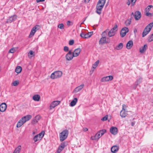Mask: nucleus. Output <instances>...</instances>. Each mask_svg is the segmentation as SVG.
Returning a JSON list of instances; mask_svg holds the SVG:
<instances>
[{"mask_svg": "<svg viewBox=\"0 0 153 153\" xmlns=\"http://www.w3.org/2000/svg\"><path fill=\"white\" fill-rule=\"evenodd\" d=\"M106 0H99L96 7V13L98 14L101 13L102 10L105 4Z\"/></svg>", "mask_w": 153, "mask_h": 153, "instance_id": "obj_1", "label": "nucleus"}, {"mask_svg": "<svg viewBox=\"0 0 153 153\" xmlns=\"http://www.w3.org/2000/svg\"><path fill=\"white\" fill-rule=\"evenodd\" d=\"M153 26V23L151 22L147 25L144 30L142 34V36L144 37L146 36L151 30Z\"/></svg>", "mask_w": 153, "mask_h": 153, "instance_id": "obj_2", "label": "nucleus"}, {"mask_svg": "<svg viewBox=\"0 0 153 153\" xmlns=\"http://www.w3.org/2000/svg\"><path fill=\"white\" fill-rule=\"evenodd\" d=\"M68 134V131L66 129L63 131L59 134L60 140L62 142L66 139Z\"/></svg>", "mask_w": 153, "mask_h": 153, "instance_id": "obj_3", "label": "nucleus"}, {"mask_svg": "<svg viewBox=\"0 0 153 153\" xmlns=\"http://www.w3.org/2000/svg\"><path fill=\"white\" fill-rule=\"evenodd\" d=\"M62 73L61 71H57L52 73L51 76V78L54 79L61 77L62 75Z\"/></svg>", "mask_w": 153, "mask_h": 153, "instance_id": "obj_4", "label": "nucleus"}, {"mask_svg": "<svg viewBox=\"0 0 153 153\" xmlns=\"http://www.w3.org/2000/svg\"><path fill=\"white\" fill-rule=\"evenodd\" d=\"M128 28L126 27L123 28L120 31V36L122 37H124L126 34V33L128 32Z\"/></svg>", "mask_w": 153, "mask_h": 153, "instance_id": "obj_5", "label": "nucleus"}, {"mask_svg": "<svg viewBox=\"0 0 153 153\" xmlns=\"http://www.w3.org/2000/svg\"><path fill=\"white\" fill-rule=\"evenodd\" d=\"M74 57L72 54V52L71 50L69 51V52L66 54L65 58L67 60H71Z\"/></svg>", "mask_w": 153, "mask_h": 153, "instance_id": "obj_6", "label": "nucleus"}, {"mask_svg": "<svg viewBox=\"0 0 153 153\" xmlns=\"http://www.w3.org/2000/svg\"><path fill=\"white\" fill-rule=\"evenodd\" d=\"M113 78V76L111 75H110L102 77L100 81L101 82H107L112 80Z\"/></svg>", "mask_w": 153, "mask_h": 153, "instance_id": "obj_7", "label": "nucleus"}, {"mask_svg": "<svg viewBox=\"0 0 153 153\" xmlns=\"http://www.w3.org/2000/svg\"><path fill=\"white\" fill-rule=\"evenodd\" d=\"M39 26V25H37L32 28L29 36V38L31 37L34 35L36 31V30H38L39 29L37 27Z\"/></svg>", "mask_w": 153, "mask_h": 153, "instance_id": "obj_8", "label": "nucleus"}, {"mask_svg": "<svg viewBox=\"0 0 153 153\" xmlns=\"http://www.w3.org/2000/svg\"><path fill=\"white\" fill-rule=\"evenodd\" d=\"M110 131L112 134L116 135L117 133L118 129L116 127L112 126L110 128Z\"/></svg>", "mask_w": 153, "mask_h": 153, "instance_id": "obj_9", "label": "nucleus"}, {"mask_svg": "<svg viewBox=\"0 0 153 153\" xmlns=\"http://www.w3.org/2000/svg\"><path fill=\"white\" fill-rule=\"evenodd\" d=\"M60 102L59 101H53L51 104L50 106V109H51L54 108L55 107L58 105Z\"/></svg>", "mask_w": 153, "mask_h": 153, "instance_id": "obj_10", "label": "nucleus"}, {"mask_svg": "<svg viewBox=\"0 0 153 153\" xmlns=\"http://www.w3.org/2000/svg\"><path fill=\"white\" fill-rule=\"evenodd\" d=\"M84 85L82 84L78 86L73 91V92L74 93H77L81 91L84 87Z\"/></svg>", "mask_w": 153, "mask_h": 153, "instance_id": "obj_11", "label": "nucleus"}, {"mask_svg": "<svg viewBox=\"0 0 153 153\" xmlns=\"http://www.w3.org/2000/svg\"><path fill=\"white\" fill-rule=\"evenodd\" d=\"M141 13L139 11H136L135 12L134 14V17L136 20H139L141 18Z\"/></svg>", "mask_w": 153, "mask_h": 153, "instance_id": "obj_12", "label": "nucleus"}, {"mask_svg": "<svg viewBox=\"0 0 153 153\" xmlns=\"http://www.w3.org/2000/svg\"><path fill=\"white\" fill-rule=\"evenodd\" d=\"M7 106L5 103H2L0 105V111L1 112L4 111L6 109Z\"/></svg>", "mask_w": 153, "mask_h": 153, "instance_id": "obj_13", "label": "nucleus"}, {"mask_svg": "<svg viewBox=\"0 0 153 153\" xmlns=\"http://www.w3.org/2000/svg\"><path fill=\"white\" fill-rule=\"evenodd\" d=\"M16 18V15H13L10 17L8 19L6 23H11L15 20Z\"/></svg>", "mask_w": 153, "mask_h": 153, "instance_id": "obj_14", "label": "nucleus"}, {"mask_svg": "<svg viewBox=\"0 0 153 153\" xmlns=\"http://www.w3.org/2000/svg\"><path fill=\"white\" fill-rule=\"evenodd\" d=\"M80 48H77L74 51L73 54L74 57H76L78 56L81 51Z\"/></svg>", "mask_w": 153, "mask_h": 153, "instance_id": "obj_15", "label": "nucleus"}, {"mask_svg": "<svg viewBox=\"0 0 153 153\" xmlns=\"http://www.w3.org/2000/svg\"><path fill=\"white\" fill-rule=\"evenodd\" d=\"M119 147L117 146H114L111 148V151L112 152L115 153L117 152L118 150Z\"/></svg>", "mask_w": 153, "mask_h": 153, "instance_id": "obj_16", "label": "nucleus"}, {"mask_svg": "<svg viewBox=\"0 0 153 153\" xmlns=\"http://www.w3.org/2000/svg\"><path fill=\"white\" fill-rule=\"evenodd\" d=\"M108 42H109L106 41V38L104 37H102V38L100 39L99 41V44L101 45L108 43Z\"/></svg>", "mask_w": 153, "mask_h": 153, "instance_id": "obj_17", "label": "nucleus"}, {"mask_svg": "<svg viewBox=\"0 0 153 153\" xmlns=\"http://www.w3.org/2000/svg\"><path fill=\"white\" fill-rule=\"evenodd\" d=\"M148 46L147 45L145 44L143 47H142L140 49V53H143L147 48Z\"/></svg>", "mask_w": 153, "mask_h": 153, "instance_id": "obj_18", "label": "nucleus"}, {"mask_svg": "<svg viewBox=\"0 0 153 153\" xmlns=\"http://www.w3.org/2000/svg\"><path fill=\"white\" fill-rule=\"evenodd\" d=\"M133 42L132 40L129 41L127 43L126 47L128 49H130L132 46Z\"/></svg>", "mask_w": 153, "mask_h": 153, "instance_id": "obj_19", "label": "nucleus"}, {"mask_svg": "<svg viewBox=\"0 0 153 153\" xmlns=\"http://www.w3.org/2000/svg\"><path fill=\"white\" fill-rule=\"evenodd\" d=\"M115 33V31H114L111 29L110 31H108V36L109 37H111L114 36Z\"/></svg>", "mask_w": 153, "mask_h": 153, "instance_id": "obj_20", "label": "nucleus"}, {"mask_svg": "<svg viewBox=\"0 0 153 153\" xmlns=\"http://www.w3.org/2000/svg\"><path fill=\"white\" fill-rule=\"evenodd\" d=\"M40 97L38 94L35 95L33 97V99L35 101H38L39 100Z\"/></svg>", "mask_w": 153, "mask_h": 153, "instance_id": "obj_21", "label": "nucleus"}, {"mask_svg": "<svg viewBox=\"0 0 153 153\" xmlns=\"http://www.w3.org/2000/svg\"><path fill=\"white\" fill-rule=\"evenodd\" d=\"M77 101V99L76 98H75L74 99L72 100L70 103V105L71 106H74L76 104Z\"/></svg>", "mask_w": 153, "mask_h": 153, "instance_id": "obj_22", "label": "nucleus"}, {"mask_svg": "<svg viewBox=\"0 0 153 153\" xmlns=\"http://www.w3.org/2000/svg\"><path fill=\"white\" fill-rule=\"evenodd\" d=\"M127 114V113L125 111V110L122 109L120 112V115L122 117H125L126 116Z\"/></svg>", "mask_w": 153, "mask_h": 153, "instance_id": "obj_23", "label": "nucleus"}, {"mask_svg": "<svg viewBox=\"0 0 153 153\" xmlns=\"http://www.w3.org/2000/svg\"><path fill=\"white\" fill-rule=\"evenodd\" d=\"M21 149V146H19L14 150L13 153H19Z\"/></svg>", "mask_w": 153, "mask_h": 153, "instance_id": "obj_24", "label": "nucleus"}, {"mask_svg": "<svg viewBox=\"0 0 153 153\" xmlns=\"http://www.w3.org/2000/svg\"><path fill=\"white\" fill-rule=\"evenodd\" d=\"M22 70V68L20 66H18L15 69V72L19 74L20 73Z\"/></svg>", "mask_w": 153, "mask_h": 153, "instance_id": "obj_25", "label": "nucleus"}, {"mask_svg": "<svg viewBox=\"0 0 153 153\" xmlns=\"http://www.w3.org/2000/svg\"><path fill=\"white\" fill-rule=\"evenodd\" d=\"M80 36L81 37L85 39L89 38L88 36V34H87V33H84L82 32V33L80 34Z\"/></svg>", "mask_w": 153, "mask_h": 153, "instance_id": "obj_26", "label": "nucleus"}, {"mask_svg": "<svg viewBox=\"0 0 153 153\" xmlns=\"http://www.w3.org/2000/svg\"><path fill=\"white\" fill-rule=\"evenodd\" d=\"M108 31H109V29H107L102 33V37H106V36L108 33Z\"/></svg>", "mask_w": 153, "mask_h": 153, "instance_id": "obj_27", "label": "nucleus"}, {"mask_svg": "<svg viewBox=\"0 0 153 153\" xmlns=\"http://www.w3.org/2000/svg\"><path fill=\"white\" fill-rule=\"evenodd\" d=\"M131 19H127L125 22V24L126 26L130 25L131 22Z\"/></svg>", "mask_w": 153, "mask_h": 153, "instance_id": "obj_28", "label": "nucleus"}, {"mask_svg": "<svg viewBox=\"0 0 153 153\" xmlns=\"http://www.w3.org/2000/svg\"><path fill=\"white\" fill-rule=\"evenodd\" d=\"M33 139L34 142H36L39 140H41V139L40 137L38 136V135H36L34 137Z\"/></svg>", "mask_w": 153, "mask_h": 153, "instance_id": "obj_29", "label": "nucleus"}, {"mask_svg": "<svg viewBox=\"0 0 153 153\" xmlns=\"http://www.w3.org/2000/svg\"><path fill=\"white\" fill-rule=\"evenodd\" d=\"M123 46V45L122 43H120L116 47V49L117 50H119L121 49Z\"/></svg>", "mask_w": 153, "mask_h": 153, "instance_id": "obj_30", "label": "nucleus"}, {"mask_svg": "<svg viewBox=\"0 0 153 153\" xmlns=\"http://www.w3.org/2000/svg\"><path fill=\"white\" fill-rule=\"evenodd\" d=\"M34 52H33L32 51H30L28 53V56L30 58H31L32 56H34V55L33 54Z\"/></svg>", "mask_w": 153, "mask_h": 153, "instance_id": "obj_31", "label": "nucleus"}, {"mask_svg": "<svg viewBox=\"0 0 153 153\" xmlns=\"http://www.w3.org/2000/svg\"><path fill=\"white\" fill-rule=\"evenodd\" d=\"M24 123L21 120H20L18 122L17 125L16 127L17 128H19Z\"/></svg>", "mask_w": 153, "mask_h": 153, "instance_id": "obj_32", "label": "nucleus"}, {"mask_svg": "<svg viewBox=\"0 0 153 153\" xmlns=\"http://www.w3.org/2000/svg\"><path fill=\"white\" fill-rule=\"evenodd\" d=\"M99 60H97L95 63L94 64L93 66H92V68L94 69H95L97 67L99 63Z\"/></svg>", "mask_w": 153, "mask_h": 153, "instance_id": "obj_33", "label": "nucleus"}, {"mask_svg": "<svg viewBox=\"0 0 153 153\" xmlns=\"http://www.w3.org/2000/svg\"><path fill=\"white\" fill-rule=\"evenodd\" d=\"M153 7L152 5H149L145 9V11L146 12H149L151 8Z\"/></svg>", "mask_w": 153, "mask_h": 153, "instance_id": "obj_34", "label": "nucleus"}, {"mask_svg": "<svg viewBox=\"0 0 153 153\" xmlns=\"http://www.w3.org/2000/svg\"><path fill=\"white\" fill-rule=\"evenodd\" d=\"M142 79V78L140 77L137 79L134 83L135 85H138L141 82Z\"/></svg>", "mask_w": 153, "mask_h": 153, "instance_id": "obj_35", "label": "nucleus"}, {"mask_svg": "<svg viewBox=\"0 0 153 153\" xmlns=\"http://www.w3.org/2000/svg\"><path fill=\"white\" fill-rule=\"evenodd\" d=\"M66 146V143L65 142L62 143L60 146H59L61 149H62L63 150L65 146Z\"/></svg>", "mask_w": 153, "mask_h": 153, "instance_id": "obj_36", "label": "nucleus"}, {"mask_svg": "<svg viewBox=\"0 0 153 153\" xmlns=\"http://www.w3.org/2000/svg\"><path fill=\"white\" fill-rule=\"evenodd\" d=\"M45 132L44 131H42L40 133H39L38 134H37V135H38V136L39 137H40V138L42 139L43 137L45 134Z\"/></svg>", "mask_w": 153, "mask_h": 153, "instance_id": "obj_37", "label": "nucleus"}, {"mask_svg": "<svg viewBox=\"0 0 153 153\" xmlns=\"http://www.w3.org/2000/svg\"><path fill=\"white\" fill-rule=\"evenodd\" d=\"M95 136L97 140H98L99 138L101 137V135H100V134L99 133V131L96 134Z\"/></svg>", "mask_w": 153, "mask_h": 153, "instance_id": "obj_38", "label": "nucleus"}, {"mask_svg": "<svg viewBox=\"0 0 153 153\" xmlns=\"http://www.w3.org/2000/svg\"><path fill=\"white\" fill-rule=\"evenodd\" d=\"M106 131L105 129H102L99 132L100 134V135H101V136Z\"/></svg>", "mask_w": 153, "mask_h": 153, "instance_id": "obj_39", "label": "nucleus"}, {"mask_svg": "<svg viewBox=\"0 0 153 153\" xmlns=\"http://www.w3.org/2000/svg\"><path fill=\"white\" fill-rule=\"evenodd\" d=\"M148 39L149 42L153 41V33L149 36Z\"/></svg>", "mask_w": 153, "mask_h": 153, "instance_id": "obj_40", "label": "nucleus"}, {"mask_svg": "<svg viewBox=\"0 0 153 153\" xmlns=\"http://www.w3.org/2000/svg\"><path fill=\"white\" fill-rule=\"evenodd\" d=\"M19 84V82L18 81H15L13 82L12 83V85L16 86Z\"/></svg>", "mask_w": 153, "mask_h": 153, "instance_id": "obj_41", "label": "nucleus"}, {"mask_svg": "<svg viewBox=\"0 0 153 153\" xmlns=\"http://www.w3.org/2000/svg\"><path fill=\"white\" fill-rule=\"evenodd\" d=\"M117 27L118 26L117 25V24H115L114 26V27L111 29V30L114 31H115V32H116L117 30Z\"/></svg>", "mask_w": 153, "mask_h": 153, "instance_id": "obj_42", "label": "nucleus"}, {"mask_svg": "<svg viewBox=\"0 0 153 153\" xmlns=\"http://www.w3.org/2000/svg\"><path fill=\"white\" fill-rule=\"evenodd\" d=\"M58 27L61 29H63L64 28V25L63 24H60L58 25Z\"/></svg>", "mask_w": 153, "mask_h": 153, "instance_id": "obj_43", "label": "nucleus"}, {"mask_svg": "<svg viewBox=\"0 0 153 153\" xmlns=\"http://www.w3.org/2000/svg\"><path fill=\"white\" fill-rule=\"evenodd\" d=\"M20 120H21L22 122L23 123H25L26 121H27L25 116L22 117V118Z\"/></svg>", "mask_w": 153, "mask_h": 153, "instance_id": "obj_44", "label": "nucleus"}, {"mask_svg": "<svg viewBox=\"0 0 153 153\" xmlns=\"http://www.w3.org/2000/svg\"><path fill=\"white\" fill-rule=\"evenodd\" d=\"M73 24V22L70 21H68L67 22V24L68 26H72Z\"/></svg>", "mask_w": 153, "mask_h": 153, "instance_id": "obj_45", "label": "nucleus"}, {"mask_svg": "<svg viewBox=\"0 0 153 153\" xmlns=\"http://www.w3.org/2000/svg\"><path fill=\"white\" fill-rule=\"evenodd\" d=\"M15 51V48H11L9 51V53H13Z\"/></svg>", "mask_w": 153, "mask_h": 153, "instance_id": "obj_46", "label": "nucleus"}, {"mask_svg": "<svg viewBox=\"0 0 153 153\" xmlns=\"http://www.w3.org/2000/svg\"><path fill=\"white\" fill-rule=\"evenodd\" d=\"M146 15L148 16L151 17L153 16V15L152 13H149V12H146Z\"/></svg>", "mask_w": 153, "mask_h": 153, "instance_id": "obj_47", "label": "nucleus"}, {"mask_svg": "<svg viewBox=\"0 0 153 153\" xmlns=\"http://www.w3.org/2000/svg\"><path fill=\"white\" fill-rule=\"evenodd\" d=\"M25 117H26V119H27V120L28 121L31 118L32 116L30 115H29L25 116Z\"/></svg>", "mask_w": 153, "mask_h": 153, "instance_id": "obj_48", "label": "nucleus"}, {"mask_svg": "<svg viewBox=\"0 0 153 153\" xmlns=\"http://www.w3.org/2000/svg\"><path fill=\"white\" fill-rule=\"evenodd\" d=\"M108 117V116L107 115H106L105 116H104L103 118H102L101 119V120H103V121L106 120H107Z\"/></svg>", "mask_w": 153, "mask_h": 153, "instance_id": "obj_49", "label": "nucleus"}, {"mask_svg": "<svg viewBox=\"0 0 153 153\" xmlns=\"http://www.w3.org/2000/svg\"><path fill=\"white\" fill-rule=\"evenodd\" d=\"M38 122L37 120L35 118L32 120V123L33 124H34Z\"/></svg>", "mask_w": 153, "mask_h": 153, "instance_id": "obj_50", "label": "nucleus"}, {"mask_svg": "<svg viewBox=\"0 0 153 153\" xmlns=\"http://www.w3.org/2000/svg\"><path fill=\"white\" fill-rule=\"evenodd\" d=\"M38 122L37 120L35 118L32 120V123L33 124H34Z\"/></svg>", "mask_w": 153, "mask_h": 153, "instance_id": "obj_51", "label": "nucleus"}, {"mask_svg": "<svg viewBox=\"0 0 153 153\" xmlns=\"http://www.w3.org/2000/svg\"><path fill=\"white\" fill-rule=\"evenodd\" d=\"M74 43V41L73 40H70L69 42V45H72Z\"/></svg>", "mask_w": 153, "mask_h": 153, "instance_id": "obj_52", "label": "nucleus"}, {"mask_svg": "<svg viewBox=\"0 0 153 153\" xmlns=\"http://www.w3.org/2000/svg\"><path fill=\"white\" fill-rule=\"evenodd\" d=\"M36 119L37 120V121H38V120H40V118H41V117L39 116V115H37L35 117Z\"/></svg>", "mask_w": 153, "mask_h": 153, "instance_id": "obj_53", "label": "nucleus"}, {"mask_svg": "<svg viewBox=\"0 0 153 153\" xmlns=\"http://www.w3.org/2000/svg\"><path fill=\"white\" fill-rule=\"evenodd\" d=\"M68 48L67 46H65L64 48V50L65 52H67L68 51Z\"/></svg>", "mask_w": 153, "mask_h": 153, "instance_id": "obj_54", "label": "nucleus"}, {"mask_svg": "<svg viewBox=\"0 0 153 153\" xmlns=\"http://www.w3.org/2000/svg\"><path fill=\"white\" fill-rule=\"evenodd\" d=\"M62 150L63 149H61L59 147L57 151V152L58 153H60Z\"/></svg>", "mask_w": 153, "mask_h": 153, "instance_id": "obj_55", "label": "nucleus"}, {"mask_svg": "<svg viewBox=\"0 0 153 153\" xmlns=\"http://www.w3.org/2000/svg\"><path fill=\"white\" fill-rule=\"evenodd\" d=\"M93 33V32H91L87 33V34H88V36L89 38L92 35Z\"/></svg>", "mask_w": 153, "mask_h": 153, "instance_id": "obj_56", "label": "nucleus"}, {"mask_svg": "<svg viewBox=\"0 0 153 153\" xmlns=\"http://www.w3.org/2000/svg\"><path fill=\"white\" fill-rule=\"evenodd\" d=\"M137 0H131V1L132 4V6L134 5V4L135 2Z\"/></svg>", "mask_w": 153, "mask_h": 153, "instance_id": "obj_57", "label": "nucleus"}, {"mask_svg": "<svg viewBox=\"0 0 153 153\" xmlns=\"http://www.w3.org/2000/svg\"><path fill=\"white\" fill-rule=\"evenodd\" d=\"M91 139L92 140H97V139L95 137V136L94 137L92 136L91 137Z\"/></svg>", "mask_w": 153, "mask_h": 153, "instance_id": "obj_58", "label": "nucleus"}, {"mask_svg": "<svg viewBox=\"0 0 153 153\" xmlns=\"http://www.w3.org/2000/svg\"><path fill=\"white\" fill-rule=\"evenodd\" d=\"M122 106H123V108H122L123 110H125V109L124 108L126 107V105H125V104H123V105Z\"/></svg>", "mask_w": 153, "mask_h": 153, "instance_id": "obj_59", "label": "nucleus"}, {"mask_svg": "<svg viewBox=\"0 0 153 153\" xmlns=\"http://www.w3.org/2000/svg\"><path fill=\"white\" fill-rule=\"evenodd\" d=\"M134 16V13L133 12L131 13V18H130V19H131L133 18Z\"/></svg>", "mask_w": 153, "mask_h": 153, "instance_id": "obj_60", "label": "nucleus"}, {"mask_svg": "<svg viewBox=\"0 0 153 153\" xmlns=\"http://www.w3.org/2000/svg\"><path fill=\"white\" fill-rule=\"evenodd\" d=\"M45 0H36V2L37 3L39 2H42L44 1Z\"/></svg>", "mask_w": 153, "mask_h": 153, "instance_id": "obj_61", "label": "nucleus"}, {"mask_svg": "<svg viewBox=\"0 0 153 153\" xmlns=\"http://www.w3.org/2000/svg\"><path fill=\"white\" fill-rule=\"evenodd\" d=\"M83 131H88V128H83Z\"/></svg>", "mask_w": 153, "mask_h": 153, "instance_id": "obj_62", "label": "nucleus"}, {"mask_svg": "<svg viewBox=\"0 0 153 153\" xmlns=\"http://www.w3.org/2000/svg\"><path fill=\"white\" fill-rule=\"evenodd\" d=\"M131 2L129 0H128V1L127 2V4L128 5H129L130 4Z\"/></svg>", "mask_w": 153, "mask_h": 153, "instance_id": "obj_63", "label": "nucleus"}, {"mask_svg": "<svg viewBox=\"0 0 153 153\" xmlns=\"http://www.w3.org/2000/svg\"><path fill=\"white\" fill-rule=\"evenodd\" d=\"M94 69H92L90 71V72L91 73H92L94 71Z\"/></svg>", "mask_w": 153, "mask_h": 153, "instance_id": "obj_64", "label": "nucleus"}]
</instances>
